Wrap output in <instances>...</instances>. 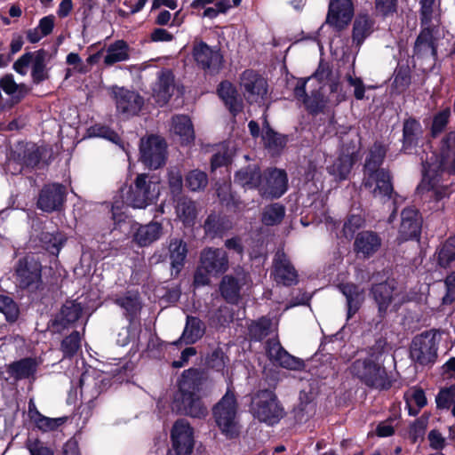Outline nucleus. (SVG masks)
<instances>
[{
  "label": "nucleus",
  "instance_id": "nucleus-32",
  "mask_svg": "<svg viewBox=\"0 0 455 455\" xmlns=\"http://www.w3.org/2000/svg\"><path fill=\"white\" fill-rule=\"evenodd\" d=\"M205 332V325L198 317L188 315L185 328L180 338L173 342V345H190L199 340Z\"/></svg>",
  "mask_w": 455,
  "mask_h": 455
},
{
  "label": "nucleus",
  "instance_id": "nucleus-13",
  "mask_svg": "<svg viewBox=\"0 0 455 455\" xmlns=\"http://www.w3.org/2000/svg\"><path fill=\"white\" fill-rule=\"evenodd\" d=\"M166 142L160 136L150 135L140 140L141 162L150 169L156 170L166 162Z\"/></svg>",
  "mask_w": 455,
  "mask_h": 455
},
{
  "label": "nucleus",
  "instance_id": "nucleus-14",
  "mask_svg": "<svg viewBox=\"0 0 455 455\" xmlns=\"http://www.w3.org/2000/svg\"><path fill=\"white\" fill-rule=\"evenodd\" d=\"M172 451L174 455H191L195 440L194 430L184 419L175 421L171 430Z\"/></svg>",
  "mask_w": 455,
  "mask_h": 455
},
{
  "label": "nucleus",
  "instance_id": "nucleus-34",
  "mask_svg": "<svg viewBox=\"0 0 455 455\" xmlns=\"http://www.w3.org/2000/svg\"><path fill=\"white\" fill-rule=\"evenodd\" d=\"M231 228V221L227 217L216 212L209 214L203 225L204 235L211 239L222 236Z\"/></svg>",
  "mask_w": 455,
  "mask_h": 455
},
{
  "label": "nucleus",
  "instance_id": "nucleus-18",
  "mask_svg": "<svg viewBox=\"0 0 455 455\" xmlns=\"http://www.w3.org/2000/svg\"><path fill=\"white\" fill-rule=\"evenodd\" d=\"M266 351L271 361L283 368L291 371H301L305 367L302 359L290 355L280 344L277 334L270 337L266 343Z\"/></svg>",
  "mask_w": 455,
  "mask_h": 455
},
{
  "label": "nucleus",
  "instance_id": "nucleus-55",
  "mask_svg": "<svg viewBox=\"0 0 455 455\" xmlns=\"http://www.w3.org/2000/svg\"><path fill=\"white\" fill-rule=\"evenodd\" d=\"M19 312L16 302L11 297L0 295V313L4 315L7 321H16L19 316Z\"/></svg>",
  "mask_w": 455,
  "mask_h": 455
},
{
  "label": "nucleus",
  "instance_id": "nucleus-39",
  "mask_svg": "<svg viewBox=\"0 0 455 455\" xmlns=\"http://www.w3.org/2000/svg\"><path fill=\"white\" fill-rule=\"evenodd\" d=\"M162 230V225L158 222H150L140 226L134 234V241L140 246L149 245L160 238Z\"/></svg>",
  "mask_w": 455,
  "mask_h": 455
},
{
  "label": "nucleus",
  "instance_id": "nucleus-4",
  "mask_svg": "<svg viewBox=\"0 0 455 455\" xmlns=\"http://www.w3.org/2000/svg\"><path fill=\"white\" fill-rule=\"evenodd\" d=\"M229 259L228 253L221 248L206 247L199 255V261L194 275L195 287L206 286L211 283V277H219L228 271Z\"/></svg>",
  "mask_w": 455,
  "mask_h": 455
},
{
  "label": "nucleus",
  "instance_id": "nucleus-53",
  "mask_svg": "<svg viewBox=\"0 0 455 455\" xmlns=\"http://www.w3.org/2000/svg\"><path fill=\"white\" fill-rule=\"evenodd\" d=\"M455 262V236L449 238L438 253V263L443 267H450Z\"/></svg>",
  "mask_w": 455,
  "mask_h": 455
},
{
  "label": "nucleus",
  "instance_id": "nucleus-25",
  "mask_svg": "<svg viewBox=\"0 0 455 455\" xmlns=\"http://www.w3.org/2000/svg\"><path fill=\"white\" fill-rule=\"evenodd\" d=\"M82 310L80 304L74 301H67L62 306L60 312L52 320V331L61 333L65 329L70 327L78 320L82 314Z\"/></svg>",
  "mask_w": 455,
  "mask_h": 455
},
{
  "label": "nucleus",
  "instance_id": "nucleus-12",
  "mask_svg": "<svg viewBox=\"0 0 455 455\" xmlns=\"http://www.w3.org/2000/svg\"><path fill=\"white\" fill-rule=\"evenodd\" d=\"M437 335L427 331L416 336L411 344L410 355L412 361L427 365L434 363L437 357Z\"/></svg>",
  "mask_w": 455,
  "mask_h": 455
},
{
  "label": "nucleus",
  "instance_id": "nucleus-22",
  "mask_svg": "<svg viewBox=\"0 0 455 455\" xmlns=\"http://www.w3.org/2000/svg\"><path fill=\"white\" fill-rule=\"evenodd\" d=\"M248 275L242 267L235 269V275L223 276L220 283L222 297L229 303H236L240 298L242 286L248 283Z\"/></svg>",
  "mask_w": 455,
  "mask_h": 455
},
{
  "label": "nucleus",
  "instance_id": "nucleus-3",
  "mask_svg": "<svg viewBox=\"0 0 455 455\" xmlns=\"http://www.w3.org/2000/svg\"><path fill=\"white\" fill-rule=\"evenodd\" d=\"M206 380L204 373L196 369L185 371L180 381V390L174 399V407L181 414L202 418L207 410L197 395Z\"/></svg>",
  "mask_w": 455,
  "mask_h": 455
},
{
  "label": "nucleus",
  "instance_id": "nucleus-31",
  "mask_svg": "<svg viewBox=\"0 0 455 455\" xmlns=\"http://www.w3.org/2000/svg\"><path fill=\"white\" fill-rule=\"evenodd\" d=\"M0 88L10 97V106L20 103L29 92L25 84H17L12 74H5L0 78Z\"/></svg>",
  "mask_w": 455,
  "mask_h": 455
},
{
  "label": "nucleus",
  "instance_id": "nucleus-16",
  "mask_svg": "<svg viewBox=\"0 0 455 455\" xmlns=\"http://www.w3.org/2000/svg\"><path fill=\"white\" fill-rule=\"evenodd\" d=\"M240 86L245 100L250 103L261 104L267 94V83L252 70H245L240 78Z\"/></svg>",
  "mask_w": 455,
  "mask_h": 455
},
{
  "label": "nucleus",
  "instance_id": "nucleus-38",
  "mask_svg": "<svg viewBox=\"0 0 455 455\" xmlns=\"http://www.w3.org/2000/svg\"><path fill=\"white\" fill-rule=\"evenodd\" d=\"M339 288L347 299V317L350 318L358 311L364 299L363 290L354 283H343Z\"/></svg>",
  "mask_w": 455,
  "mask_h": 455
},
{
  "label": "nucleus",
  "instance_id": "nucleus-52",
  "mask_svg": "<svg viewBox=\"0 0 455 455\" xmlns=\"http://www.w3.org/2000/svg\"><path fill=\"white\" fill-rule=\"evenodd\" d=\"M411 84V70L408 65H399L394 73L393 86L397 92H404Z\"/></svg>",
  "mask_w": 455,
  "mask_h": 455
},
{
  "label": "nucleus",
  "instance_id": "nucleus-10",
  "mask_svg": "<svg viewBox=\"0 0 455 455\" xmlns=\"http://www.w3.org/2000/svg\"><path fill=\"white\" fill-rule=\"evenodd\" d=\"M14 277L17 285L31 291L42 285V265L34 256L20 259L14 267Z\"/></svg>",
  "mask_w": 455,
  "mask_h": 455
},
{
  "label": "nucleus",
  "instance_id": "nucleus-27",
  "mask_svg": "<svg viewBox=\"0 0 455 455\" xmlns=\"http://www.w3.org/2000/svg\"><path fill=\"white\" fill-rule=\"evenodd\" d=\"M175 91L174 76L170 70L159 73L157 81L153 87V98L160 105H165Z\"/></svg>",
  "mask_w": 455,
  "mask_h": 455
},
{
  "label": "nucleus",
  "instance_id": "nucleus-50",
  "mask_svg": "<svg viewBox=\"0 0 455 455\" xmlns=\"http://www.w3.org/2000/svg\"><path fill=\"white\" fill-rule=\"evenodd\" d=\"M263 140L265 147L272 155L279 154L286 145V138L270 128L265 131Z\"/></svg>",
  "mask_w": 455,
  "mask_h": 455
},
{
  "label": "nucleus",
  "instance_id": "nucleus-1",
  "mask_svg": "<svg viewBox=\"0 0 455 455\" xmlns=\"http://www.w3.org/2000/svg\"><path fill=\"white\" fill-rule=\"evenodd\" d=\"M455 175V132H448L441 141L440 158L432 154L423 161V179L418 190L436 203L447 197L449 183L446 177Z\"/></svg>",
  "mask_w": 455,
  "mask_h": 455
},
{
  "label": "nucleus",
  "instance_id": "nucleus-5",
  "mask_svg": "<svg viewBox=\"0 0 455 455\" xmlns=\"http://www.w3.org/2000/svg\"><path fill=\"white\" fill-rule=\"evenodd\" d=\"M160 195L158 180L147 173L137 175L133 183L126 191L124 203L133 208H145Z\"/></svg>",
  "mask_w": 455,
  "mask_h": 455
},
{
  "label": "nucleus",
  "instance_id": "nucleus-19",
  "mask_svg": "<svg viewBox=\"0 0 455 455\" xmlns=\"http://www.w3.org/2000/svg\"><path fill=\"white\" fill-rule=\"evenodd\" d=\"M288 178L283 170L269 169L263 178L259 187V193L262 196L269 198H279L287 190Z\"/></svg>",
  "mask_w": 455,
  "mask_h": 455
},
{
  "label": "nucleus",
  "instance_id": "nucleus-20",
  "mask_svg": "<svg viewBox=\"0 0 455 455\" xmlns=\"http://www.w3.org/2000/svg\"><path fill=\"white\" fill-rule=\"evenodd\" d=\"M354 15L351 0H331L326 22L337 30L347 27Z\"/></svg>",
  "mask_w": 455,
  "mask_h": 455
},
{
  "label": "nucleus",
  "instance_id": "nucleus-28",
  "mask_svg": "<svg viewBox=\"0 0 455 455\" xmlns=\"http://www.w3.org/2000/svg\"><path fill=\"white\" fill-rule=\"evenodd\" d=\"M116 104L117 110L127 115L137 114L144 101L143 99L135 92L118 89L116 92Z\"/></svg>",
  "mask_w": 455,
  "mask_h": 455
},
{
  "label": "nucleus",
  "instance_id": "nucleus-61",
  "mask_svg": "<svg viewBox=\"0 0 455 455\" xmlns=\"http://www.w3.org/2000/svg\"><path fill=\"white\" fill-rule=\"evenodd\" d=\"M451 116V111L449 108H445L441 112L437 113L434 116L432 127H431V134L433 137L438 136L449 123V118Z\"/></svg>",
  "mask_w": 455,
  "mask_h": 455
},
{
  "label": "nucleus",
  "instance_id": "nucleus-17",
  "mask_svg": "<svg viewBox=\"0 0 455 455\" xmlns=\"http://www.w3.org/2000/svg\"><path fill=\"white\" fill-rule=\"evenodd\" d=\"M271 276L277 284L283 286H291L298 283V272L283 251L279 250L275 254Z\"/></svg>",
  "mask_w": 455,
  "mask_h": 455
},
{
  "label": "nucleus",
  "instance_id": "nucleus-49",
  "mask_svg": "<svg viewBox=\"0 0 455 455\" xmlns=\"http://www.w3.org/2000/svg\"><path fill=\"white\" fill-rule=\"evenodd\" d=\"M185 184L192 192H200L208 185L207 174L198 169L188 172L185 177Z\"/></svg>",
  "mask_w": 455,
  "mask_h": 455
},
{
  "label": "nucleus",
  "instance_id": "nucleus-37",
  "mask_svg": "<svg viewBox=\"0 0 455 455\" xmlns=\"http://www.w3.org/2000/svg\"><path fill=\"white\" fill-rule=\"evenodd\" d=\"M177 217L186 226H193L197 217L196 203L186 196H178L175 200Z\"/></svg>",
  "mask_w": 455,
  "mask_h": 455
},
{
  "label": "nucleus",
  "instance_id": "nucleus-30",
  "mask_svg": "<svg viewBox=\"0 0 455 455\" xmlns=\"http://www.w3.org/2000/svg\"><path fill=\"white\" fill-rule=\"evenodd\" d=\"M358 147L353 143L352 150L347 148L344 150L337 161L329 168L330 172L340 180H344L349 174L353 164L358 159Z\"/></svg>",
  "mask_w": 455,
  "mask_h": 455
},
{
  "label": "nucleus",
  "instance_id": "nucleus-44",
  "mask_svg": "<svg viewBox=\"0 0 455 455\" xmlns=\"http://www.w3.org/2000/svg\"><path fill=\"white\" fill-rule=\"evenodd\" d=\"M235 181L244 188H259L261 183L259 169L256 165H250L243 168L235 173Z\"/></svg>",
  "mask_w": 455,
  "mask_h": 455
},
{
  "label": "nucleus",
  "instance_id": "nucleus-56",
  "mask_svg": "<svg viewBox=\"0 0 455 455\" xmlns=\"http://www.w3.org/2000/svg\"><path fill=\"white\" fill-rule=\"evenodd\" d=\"M115 302L123 307L129 315H134L140 309L139 298L136 294L128 292L126 295L118 297Z\"/></svg>",
  "mask_w": 455,
  "mask_h": 455
},
{
  "label": "nucleus",
  "instance_id": "nucleus-58",
  "mask_svg": "<svg viewBox=\"0 0 455 455\" xmlns=\"http://www.w3.org/2000/svg\"><path fill=\"white\" fill-rule=\"evenodd\" d=\"M92 133L94 136L110 140L111 142L118 145L123 150L126 151L125 145L120 136L110 128L102 125H95L92 128Z\"/></svg>",
  "mask_w": 455,
  "mask_h": 455
},
{
  "label": "nucleus",
  "instance_id": "nucleus-40",
  "mask_svg": "<svg viewBox=\"0 0 455 455\" xmlns=\"http://www.w3.org/2000/svg\"><path fill=\"white\" fill-rule=\"evenodd\" d=\"M249 336L251 339L260 341L268 336L276 334V327L269 318L261 317L253 321L248 327Z\"/></svg>",
  "mask_w": 455,
  "mask_h": 455
},
{
  "label": "nucleus",
  "instance_id": "nucleus-51",
  "mask_svg": "<svg viewBox=\"0 0 455 455\" xmlns=\"http://www.w3.org/2000/svg\"><path fill=\"white\" fill-rule=\"evenodd\" d=\"M81 347V335L79 331H74L65 337L60 343V350L64 357L74 356Z\"/></svg>",
  "mask_w": 455,
  "mask_h": 455
},
{
  "label": "nucleus",
  "instance_id": "nucleus-26",
  "mask_svg": "<svg viewBox=\"0 0 455 455\" xmlns=\"http://www.w3.org/2000/svg\"><path fill=\"white\" fill-rule=\"evenodd\" d=\"M380 236L373 231L360 232L354 243V250L356 254L368 259L374 255L381 247Z\"/></svg>",
  "mask_w": 455,
  "mask_h": 455
},
{
  "label": "nucleus",
  "instance_id": "nucleus-35",
  "mask_svg": "<svg viewBox=\"0 0 455 455\" xmlns=\"http://www.w3.org/2000/svg\"><path fill=\"white\" fill-rule=\"evenodd\" d=\"M37 365V361L30 357L13 362L7 366L8 377L5 379L14 381L28 379L36 373Z\"/></svg>",
  "mask_w": 455,
  "mask_h": 455
},
{
  "label": "nucleus",
  "instance_id": "nucleus-11",
  "mask_svg": "<svg viewBox=\"0 0 455 455\" xmlns=\"http://www.w3.org/2000/svg\"><path fill=\"white\" fill-rule=\"evenodd\" d=\"M420 33L414 44V56L419 59H431L435 60L437 52V42L441 38L439 21L420 23Z\"/></svg>",
  "mask_w": 455,
  "mask_h": 455
},
{
  "label": "nucleus",
  "instance_id": "nucleus-48",
  "mask_svg": "<svg viewBox=\"0 0 455 455\" xmlns=\"http://www.w3.org/2000/svg\"><path fill=\"white\" fill-rule=\"evenodd\" d=\"M45 249L53 255H58L61 247L65 244L67 237L60 232L50 233L43 232L40 237Z\"/></svg>",
  "mask_w": 455,
  "mask_h": 455
},
{
  "label": "nucleus",
  "instance_id": "nucleus-2",
  "mask_svg": "<svg viewBox=\"0 0 455 455\" xmlns=\"http://www.w3.org/2000/svg\"><path fill=\"white\" fill-rule=\"evenodd\" d=\"M384 344L377 341L370 347L367 356L355 360L349 367L350 373L363 384L377 389H388L392 381L383 366Z\"/></svg>",
  "mask_w": 455,
  "mask_h": 455
},
{
  "label": "nucleus",
  "instance_id": "nucleus-54",
  "mask_svg": "<svg viewBox=\"0 0 455 455\" xmlns=\"http://www.w3.org/2000/svg\"><path fill=\"white\" fill-rule=\"evenodd\" d=\"M168 185L173 196H180L183 188L182 172L180 166H171L168 169Z\"/></svg>",
  "mask_w": 455,
  "mask_h": 455
},
{
  "label": "nucleus",
  "instance_id": "nucleus-59",
  "mask_svg": "<svg viewBox=\"0 0 455 455\" xmlns=\"http://www.w3.org/2000/svg\"><path fill=\"white\" fill-rule=\"evenodd\" d=\"M66 418H48L42 414L37 415V419L34 421L36 426L42 431H52L63 425Z\"/></svg>",
  "mask_w": 455,
  "mask_h": 455
},
{
  "label": "nucleus",
  "instance_id": "nucleus-33",
  "mask_svg": "<svg viewBox=\"0 0 455 455\" xmlns=\"http://www.w3.org/2000/svg\"><path fill=\"white\" fill-rule=\"evenodd\" d=\"M422 132V126L419 121L411 117L404 120L402 151L411 153L417 147Z\"/></svg>",
  "mask_w": 455,
  "mask_h": 455
},
{
  "label": "nucleus",
  "instance_id": "nucleus-21",
  "mask_svg": "<svg viewBox=\"0 0 455 455\" xmlns=\"http://www.w3.org/2000/svg\"><path fill=\"white\" fill-rule=\"evenodd\" d=\"M66 196V188L60 184L44 186L39 193L37 207L46 212L59 211L62 207Z\"/></svg>",
  "mask_w": 455,
  "mask_h": 455
},
{
  "label": "nucleus",
  "instance_id": "nucleus-60",
  "mask_svg": "<svg viewBox=\"0 0 455 455\" xmlns=\"http://www.w3.org/2000/svg\"><path fill=\"white\" fill-rule=\"evenodd\" d=\"M455 385L442 389L436 395V406L439 409H448L455 402Z\"/></svg>",
  "mask_w": 455,
  "mask_h": 455
},
{
  "label": "nucleus",
  "instance_id": "nucleus-24",
  "mask_svg": "<svg viewBox=\"0 0 455 455\" xmlns=\"http://www.w3.org/2000/svg\"><path fill=\"white\" fill-rule=\"evenodd\" d=\"M422 220L419 212L414 208H405L401 212L399 236L402 240L417 238L421 230Z\"/></svg>",
  "mask_w": 455,
  "mask_h": 455
},
{
  "label": "nucleus",
  "instance_id": "nucleus-8",
  "mask_svg": "<svg viewBox=\"0 0 455 455\" xmlns=\"http://www.w3.org/2000/svg\"><path fill=\"white\" fill-rule=\"evenodd\" d=\"M251 411L254 418L268 425L277 423L284 413L276 395L267 389L259 391L252 397Z\"/></svg>",
  "mask_w": 455,
  "mask_h": 455
},
{
  "label": "nucleus",
  "instance_id": "nucleus-29",
  "mask_svg": "<svg viewBox=\"0 0 455 455\" xmlns=\"http://www.w3.org/2000/svg\"><path fill=\"white\" fill-rule=\"evenodd\" d=\"M375 20L368 13H358L353 23L352 41L359 48L374 31Z\"/></svg>",
  "mask_w": 455,
  "mask_h": 455
},
{
  "label": "nucleus",
  "instance_id": "nucleus-46",
  "mask_svg": "<svg viewBox=\"0 0 455 455\" xmlns=\"http://www.w3.org/2000/svg\"><path fill=\"white\" fill-rule=\"evenodd\" d=\"M45 59L46 52L44 50L36 52L35 58L32 62L31 76L33 82L36 84L48 78Z\"/></svg>",
  "mask_w": 455,
  "mask_h": 455
},
{
  "label": "nucleus",
  "instance_id": "nucleus-15",
  "mask_svg": "<svg viewBox=\"0 0 455 455\" xmlns=\"http://www.w3.org/2000/svg\"><path fill=\"white\" fill-rule=\"evenodd\" d=\"M362 185L375 198L384 201L392 198L394 188L390 172L387 170L363 172Z\"/></svg>",
  "mask_w": 455,
  "mask_h": 455
},
{
  "label": "nucleus",
  "instance_id": "nucleus-45",
  "mask_svg": "<svg viewBox=\"0 0 455 455\" xmlns=\"http://www.w3.org/2000/svg\"><path fill=\"white\" fill-rule=\"evenodd\" d=\"M169 252L171 265L175 274L178 275L184 265L187 257V244L181 239L174 238L170 241Z\"/></svg>",
  "mask_w": 455,
  "mask_h": 455
},
{
  "label": "nucleus",
  "instance_id": "nucleus-9",
  "mask_svg": "<svg viewBox=\"0 0 455 455\" xmlns=\"http://www.w3.org/2000/svg\"><path fill=\"white\" fill-rule=\"evenodd\" d=\"M371 295L378 307V316L381 320L387 316L389 307H392L394 311H397L406 301L405 296L397 291L394 280L373 284Z\"/></svg>",
  "mask_w": 455,
  "mask_h": 455
},
{
  "label": "nucleus",
  "instance_id": "nucleus-47",
  "mask_svg": "<svg viewBox=\"0 0 455 455\" xmlns=\"http://www.w3.org/2000/svg\"><path fill=\"white\" fill-rule=\"evenodd\" d=\"M285 214L283 205L275 203L264 207L261 221L267 226H275L281 223Z\"/></svg>",
  "mask_w": 455,
  "mask_h": 455
},
{
  "label": "nucleus",
  "instance_id": "nucleus-36",
  "mask_svg": "<svg viewBox=\"0 0 455 455\" xmlns=\"http://www.w3.org/2000/svg\"><path fill=\"white\" fill-rule=\"evenodd\" d=\"M218 93L234 116L242 111L243 100L235 87L230 82H221L218 88Z\"/></svg>",
  "mask_w": 455,
  "mask_h": 455
},
{
  "label": "nucleus",
  "instance_id": "nucleus-41",
  "mask_svg": "<svg viewBox=\"0 0 455 455\" xmlns=\"http://www.w3.org/2000/svg\"><path fill=\"white\" fill-rule=\"evenodd\" d=\"M171 131L180 138L182 143H189L195 138L192 123L185 115L172 117Z\"/></svg>",
  "mask_w": 455,
  "mask_h": 455
},
{
  "label": "nucleus",
  "instance_id": "nucleus-62",
  "mask_svg": "<svg viewBox=\"0 0 455 455\" xmlns=\"http://www.w3.org/2000/svg\"><path fill=\"white\" fill-rule=\"evenodd\" d=\"M435 0H420V23L435 22L438 20L434 16V4Z\"/></svg>",
  "mask_w": 455,
  "mask_h": 455
},
{
  "label": "nucleus",
  "instance_id": "nucleus-23",
  "mask_svg": "<svg viewBox=\"0 0 455 455\" xmlns=\"http://www.w3.org/2000/svg\"><path fill=\"white\" fill-rule=\"evenodd\" d=\"M193 56L196 63L204 69L217 72L222 63V56L216 49L211 48L204 42L195 43Z\"/></svg>",
  "mask_w": 455,
  "mask_h": 455
},
{
  "label": "nucleus",
  "instance_id": "nucleus-43",
  "mask_svg": "<svg viewBox=\"0 0 455 455\" xmlns=\"http://www.w3.org/2000/svg\"><path fill=\"white\" fill-rule=\"evenodd\" d=\"M129 56V45L124 40H118L107 48L104 64L112 66L117 62L127 60Z\"/></svg>",
  "mask_w": 455,
  "mask_h": 455
},
{
  "label": "nucleus",
  "instance_id": "nucleus-42",
  "mask_svg": "<svg viewBox=\"0 0 455 455\" xmlns=\"http://www.w3.org/2000/svg\"><path fill=\"white\" fill-rule=\"evenodd\" d=\"M386 154L387 148L379 142H375L370 149L369 155L365 160L363 172L387 171V169L381 167Z\"/></svg>",
  "mask_w": 455,
  "mask_h": 455
},
{
  "label": "nucleus",
  "instance_id": "nucleus-57",
  "mask_svg": "<svg viewBox=\"0 0 455 455\" xmlns=\"http://www.w3.org/2000/svg\"><path fill=\"white\" fill-rule=\"evenodd\" d=\"M304 105L309 112L317 114L325 108L326 100L320 92L316 91L313 92L307 99H304Z\"/></svg>",
  "mask_w": 455,
  "mask_h": 455
},
{
  "label": "nucleus",
  "instance_id": "nucleus-64",
  "mask_svg": "<svg viewBox=\"0 0 455 455\" xmlns=\"http://www.w3.org/2000/svg\"><path fill=\"white\" fill-rule=\"evenodd\" d=\"M446 294L443 298V304H451L455 301V271L448 275L444 280Z\"/></svg>",
  "mask_w": 455,
  "mask_h": 455
},
{
  "label": "nucleus",
  "instance_id": "nucleus-6",
  "mask_svg": "<svg viewBox=\"0 0 455 455\" xmlns=\"http://www.w3.org/2000/svg\"><path fill=\"white\" fill-rule=\"evenodd\" d=\"M238 404L233 391L228 389L212 409L213 418L221 432L229 438L239 433L237 420Z\"/></svg>",
  "mask_w": 455,
  "mask_h": 455
},
{
  "label": "nucleus",
  "instance_id": "nucleus-7",
  "mask_svg": "<svg viewBox=\"0 0 455 455\" xmlns=\"http://www.w3.org/2000/svg\"><path fill=\"white\" fill-rule=\"evenodd\" d=\"M42 149L34 143L19 144L6 162V171L12 175L30 172L40 163Z\"/></svg>",
  "mask_w": 455,
  "mask_h": 455
},
{
  "label": "nucleus",
  "instance_id": "nucleus-63",
  "mask_svg": "<svg viewBox=\"0 0 455 455\" xmlns=\"http://www.w3.org/2000/svg\"><path fill=\"white\" fill-rule=\"evenodd\" d=\"M317 80L320 84H326L332 79V71L328 63L321 61L315 72L307 81Z\"/></svg>",
  "mask_w": 455,
  "mask_h": 455
}]
</instances>
